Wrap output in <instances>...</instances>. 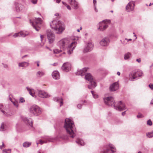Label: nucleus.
Segmentation results:
<instances>
[{
	"label": "nucleus",
	"instance_id": "obj_1",
	"mask_svg": "<svg viewBox=\"0 0 153 153\" xmlns=\"http://www.w3.org/2000/svg\"><path fill=\"white\" fill-rule=\"evenodd\" d=\"M76 44L75 42H71L69 39L65 38L60 40L58 43V45L61 49L63 50L67 48L68 53L70 54L73 53Z\"/></svg>",
	"mask_w": 153,
	"mask_h": 153
},
{
	"label": "nucleus",
	"instance_id": "obj_2",
	"mask_svg": "<svg viewBox=\"0 0 153 153\" xmlns=\"http://www.w3.org/2000/svg\"><path fill=\"white\" fill-rule=\"evenodd\" d=\"M51 27L57 34H61L64 30L65 26L64 24L60 21L54 19L50 23Z\"/></svg>",
	"mask_w": 153,
	"mask_h": 153
},
{
	"label": "nucleus",
	"instance_id": "obj_3",
	"mask_svg": "<svg viewBox=\"0 0 153 153\" xmlns=\"http://www.w3.org/2000/svg\"><path fill=\"white\" fill-rule=\"evenodd\" d=\"M64 127L69 137L73 138L75 136L74 125L73 122L70 119H65Z\"/></svg>",
	"mask_w": 153,
	"mask_h": 153
},
{
	"label": "nucleus",
	"instance_id": "obj_4",
	"mask_svg": "<svg viewBox=\"0 0 153 153\" xmlns=\"http://www.w3.org/2000/svg\"><path fill=\"white\" fill-rule=\"evenodd\" d=\"M30 23H32V25L33 27L37 31H39L40 29V26L42 23V21L41 18H35L33 19V21H32L30 20Z\"/></svg>",
	"mask_w": 153,
	"mask_h": 153
},
{
	"label": "nucleus",
	"instance_id": "obj_5",
	"mask_svg": "<svg viewBox=\"0 0 153 153\" xmlns=\"http://www.w3.org/2000/svg\"><path fill=\"white\" fill-rule=\"evenodd\" d=\"M30 112L36 116H38L42 112V109L38 106L34 105L29 109Z\"/></svg>",
	"mask_w": 153,
	"mask_h": 153
},
{
	"label": "nucleus",
	"instance_id": "obj_6",
	"mask_svg": "<svg viewBox=\"0 0 153 153\" xmlns=\"http://www.w3.org/2000/svg\"><path fill=\"white\" fill-rule=\"evenodd\" d=\"M106 22L108 23H110V21L109 20H104L98 24L97 25V26L98 27V30L100 31H103L105 30L108 27Z\"/></svg>",
	"mask_w": 153,
	"mask_h": 153
},
{
	"label": "nucleus",
	"instance_id": "obj_7",
	"mask_svg": "<svg viewBox=\"0 0 153 153\" xmlns=\"http://www.w3.org/2000/svg\"><path fill=\"white\" fill-rule=\"evenodd\" d=\"M105 104L109 106L114 107L115 105V100L112 97H105L103 99Z\"/></svg>",
	"mask_w": 153,
	"mask_h": 153
},
{
	"label": "nucleus",
	"instance_id": "obj_8",
	"mask_svg": "<svg viewBox=\"0 0 153 153\" xmlns=\"http://www.w3.org/2000/svg\"><path fill=\"white\" fill-rule=\"evenodd\" d=\"M114 107L116 110L120 111L126 109L124 103L121 101L115 102Z\"/></svg>",
	"mask_w": 153,
	"mask_h": 153
},
{
	"label": "nucleus",
	"instance_id": "obj_9",
	"mask_svg": "<svg viewBox=\"0 0 153 153\" xmlns=\"http://www.w3.org/2000/svg\"><path fill=\"white\" fill-rule=\"evenodd\" d=\"M47 34L49 43H53L55 39L54 34L50 30H48L47 31Z\"/></svg>",
	"mask_w": 153,
	"mask_h": 153
},
{
	"label": "nucleus",
	"instance_id": "obj_10",
	"mask_svg": "<svg viewBox=\"0 0 153 153\" xmlns=\"http://www.w3.org/2000/svg\"><path fill=\"white\" fill-rule=\"evenodd\" d=\"M106 150H104L103 153H112L116 152L115 147L113 146L112 145L110 144L107 146L106 147Z\"/></svg>",
	"mask_w": 153,
	"mask_h": 153
},
{
	"label": "nucleus",
	"instance_id": "obj_11",
	"mask_svg": "<svg viewBox=\"0 0 153 153\" xmlns=\"http://www.w3.org/2000/svg\"><path fill=\"white\" fill-rule=\"evenodd\" d=\"M15 10L17 12H23L25 10L24 6L19 3H16L15 5Z\"/></svg>",
	"mask_w": 153,
	"mask_h": 153
},
{
	"label": "nucleus",
	"instance_id": "obj_12",
	"mask_svg": "<svg viewBox=\"0 0 153 153\" xmlns=\"http://www.w3.org/2000/svg\"><path fill=\"white\" fill-rule=\"evenodd\" d=\"M93 47V45L92 43L90 42L88 43L87 45L85 48L83 52L84 53L87 52L91 51Z\"/></svg>",
	"mask_w": 153,
	"mask_h": 153
},
{
	"label": "nucleus",
	"instance_id": "obj_13",
	"mask_svg": "<svg viewBox=\"0 0 153 153\" xmlns=\"http://www.w3.org/2000/svg\"><path fill=\"white\" fill-rule=\"evenodd\" d=\"M71 69V64L68 63H64L62 67V69L66 72L69 71Z\"/></svg>",
	"mask_w": 153,
	"mask_h": 153
},
{
	"label": "nucleus",
	"instance_id": "obj_14",
	"mask_svg": "<svg viewBox=\"0 0 153 153\" xmlns=\"http://www.w3.org/2000/svg\"><path fill=\"white\" fill-rule=\"evenodd\" d=\"M134 2L132 1L129 3L126 7V10L127 11H130L134 9Z\"/></svg>",
	"mask_w": 153,
	"mask_h": 153
},
{
	"label": "nucleus",
	"instance_id": "obj_15",
	"mask_svg": "<svg viewBox=\"0 0 153 153\" xmlns=\"http://www.w3.org/2000/svg\"><path fill=\"white\" fill-rule=\"evenodd\" d=\"M68 2L74 9H76L78 8V4L76 0H68Z\"/></svg>",
	"mask_w": 153,
	"mask_h": 153
},
{
	"label": "nucleus",
	"instance_id": "obj_16",
	"mask_svg": "<svg viewBox=\"0 0 153 153\" xmlns=\"http://www.w3.org/2000/svg\"><path fill=\"white\" fill-rule=\"evenodd\" d=\"M109 41L108 38H105L102 39L100 42V45L102 46H107L109 43Z\"/></svg>",
	"mask_w": 153,
	"mask_h": 153
},
{
	"label": "nucleus",
	"instance_id": "obj_17",
	"mask_svg": "<svg viewBox=\"0 0 153 153\" xmlns=\"http://www.w3.org/2000/svg\"><path fill=\"white\" fill-rule=\"evenodd\" d=\"M119 84L117 82H115L112 84L110 87L111 91H115L119 88Z\"/></svg>",
	"mask_w": 153,
	"mask_h": 153
},
{
	"label": "nucleus",
	"instance_id": "obj_18",
	"mask_svg": "<svg viewBox=\"0 0 153 153\" xmlns=\"http://www.w3.org/2000/svg\"><path fill=\"white\" fill-rule=\"evenodd\" d=\"M137 73V71H134L131 73L129 75V80L131 81H133L134 79L137 78L136 74Z\"/></svg>",
	"mask_w": 153,
	"mask_h": 153
},
{
	"label": "nucleus",
	"instance_id": "obj_19",
	"mask_svg": "<svg viewBox=\"0 0 153 153\" xmlns=\"http://www.w3.org/2000/svg\"><path fill=\"white\" fill-rule=\"evenodd\" d=\"M28 33H26L24 32L21 31L18 33H15L13 36L14 37H25L28 35Z\"/></svg>",
	"mask_w": 153,
	"mask_h": 153
},
{
	"label": "nucleus",
	"instance_id": "obj_20",
	"mask_svg": "<svg viewBox=\"0 0 153 153\" xmlns=\"http://www.w3.org/2000/svg\"><path fill=\"white\" fill-rule=\"evenodd\" d=\"M23 120L27 126L31 127H32L33 122L31 119H28L26 117H24Z\"/></svg>",
	"mask_w": 153,
	"mask_h": 153
},
{
	"label": "nucleus",
	"instance_id": "obj_21",
	"mask_svg": "<svg viewBox=\"0 0 153 153\" xmlns=\"http://www.w3.org/2000/svg\"><path fill=\"white\" fill-rule=\"evenodd\" d=\"M88 69V68H85L82 70L78 71L76 72V75L83 76L86 74V72Z\"/></svg>",
	"mask_w": 153,
	"mask_h": 153
},
{
	"label": "nucleus",
	"instance_id": "obj_22",
	"mask_svg": "<svg viewBox=\"0 0 153 153\" xmlns=\"http://www.w3.org/2000/svg\"><path fill=\"white\" fill-rule=\"evenodd\" d=\"M52 76L55 79H58L60 78V75L59 72L55 71L53 72L52 74Z\"/></svg>",
	"mask_w": 153,
	"mask_h": 153
},
{
	"label": "nucleus",
	"instance_id": "obj_23",
	"mask_svg": "<svg viewBox=\"0 0 153 153\" xmlns=\"http://www.w3.org/2000/svg\"><path fill=\"white\" fill-rule=\"evenodd\" d=\"M38 95L39 97L42 98H47L48 97V94L42 91H38Z\"/></svg>",
	"mask_w": 153,
	"mask_h": 153
},
{
	"label": "nucleus",
	"instance_id": "obj_24",
	"mask_svg": "<svg viewBox=\"0 0 153 153\" xmlns=\"http://www.w3.org/2000/svg\"><path fill=\"white\" fill-rule=\"evenodd\" d=\"M90 81V84L88 85V88L90 89H91L93 88H95L97 86V84L94 81V79L92 80L89 81Z\"/></svg>",
	"mask_w": 153,
	"mask_h": 153
},
{
	"label": "nucleus",
	"instance_id": "obj_25",
	"mask_svg": "<svg viewBox=\"0 0 153 153\" xmlns=\"http://www.w3.org/2000/svg\"><path fill=\"white\" fill-rule=\"evenodd\" d=\"M29 63L28 62H20L18 64V65L19 67H26L28 66Z\"/></svg>",
	"mask_w": 153,
	"mask_h": 153
},
{
	"label": "nucleus",
	"instance_id": "obj_26",
	"mask_svg": "<svg viewBox=\"0 0 153 153\" xmlns=\"http://www.w3.org/2000/svg\"><path fill=\"white\" fill-rule=\"evenodd\" d=\"M45 74V72L42 70L38 71L36 74V76L39 78L43 76Z\"/></svg>",
	"mask_w": 153,
	"mask_h": 153
},
{
	"label": "nucleus",
	"instance_id": "obj_27",
	"mask_svg": "<svg viewBox=\"0 0 153 153\" xmlns=\"http://www.w3.org/2000/svg\"><path fill=\"white\" fill-rule=\"evenodd\" d=\"M85 78L86 80L89 81L92 80L93 77L90 73H87L85 74Z\"/></svg>",
	"mask_w": 153,
	"mask_h": 153
},
{
	"label": "nucleus",
	"instance_id": "obj_28",
	"mask_svg": "<svg viewBox=\"0 0 153 153\" xmlns=\"http://www.w3.org/2000/svg\"><path fill=\"white\" fill-rule=\"evenodd\" d=\"M53 100L55 101L60 103V106H61L63 104V100L62 98L56 97L53 98Z\"/></svg>",
	"mask_w": 153,
	"mask_h": 153
},
{
	"label": "nucleus",
	"instance_id": "obj_29",
	"mask_svg": "<svg viewBox=\"0 0 153 153\" xmlns=\"http://www.w3.org/2000/svg\"><path fill=\"white\" fill-rule=\"evenodd\" d=\"M51 141V140L48 137H47L45 140H39V144L42 145L43 143H46L48 141L50 142Z\"/></svg>",
	"mask_w": 153,
	"mask_h": 153
},
{
	"label": "nucleus",
	"instance_id": "obj_30",
	"mask_svg": "<svg viewBox=\"0 0 153 153\" xmlns=\"http://www.w3.org/2000/svg\"><path fill=\"white\" fill-rule=\"evenodd\" d=\"M31 144V142L26 141L23 143V146L24 147L27 148L30 146Z\"/></svg>",
	"mask_w": 153,
	"mask_h": 153
},
{
	"label": "nucleus",
	"instance_id": "obj_31",
	"mask_svg": "<svg viewBox=\"0 0 153 153\" xmlns=\"http://www.w3.org/2000/svg\"><path fill=\"white\" fill-rule=\"evenodd\" d=\"M76 142L78 144H80L81 146H83L85 145V143L83 140L80 139H78Z\"/></svg>",
	"mask_w": 153,
	"mask_h": 153
},
{
	"label": "nucleus",
	"instance_id": "obj_32",
	"mask_svg": "<svg viewBox=\"0 0 153 153\" xmlns=\"http://www.w3.org/2000/svg\"><path fill=\"white\" fill-rule=\"evenodd\" d=\"M26 89L29 92V93L30 95H31L32 97H36L35 95L34 94H33L32 91V90L28 87H26Z\"/></svg>",
	"mask_w": 153,
	"mask_h": 153
},
{
	"label": "nucleus",
	"instance_id": "obj_33",
	"mask_svg": "<svg viewBox=\"0 0 153 153\" xmlns=\"http://www.w3.org/2000/svg\"><path fill=\"white\" fill-rule=\"evenodd\" d=\"M131 54L130 53H128L124 55V59L125 60L128 59L130 57Z\"/></svg>",
	"mask_w": 153,
	"mask_h": 153
},
{
	"label": "nucleus",
	"instance_id": "obj_34",
	"mask_svg": "<svg viewBox=\"0 0 153 153\" xmlns=\"http://www.w3.org/2000/svg\"><path fill=\"white\" fill-rule=\"evenodd\" d=\"M137 73L138 74V76L140 77L141 76L143 75L142 71L141 70L137 71Z\"/></svg>",
	"mask_w": 153,
	"mask_h": 153
},
{
	"label": "nucleus",
	"instance_id": "obj_35",
	"mask_svg": "<svg viewBox=\"0 0 153 153\" xmlns=\"http://www.w3.org/2000/svg\"><path fill=\"white\" fill-rule=\"evenodd\" d=\"M146 135L149 138H151L153 137V132H150L148 133V134H147Z\"/></svg>",
	"mask_w": 153,
	"mask_h": 153
},
{
	"label": "nucleus",
	"instance_id": "obj_36",
	"mask_svg": "<svg viewBox=\"0 0 153 153\" xmlns=\"http://www.w3.org/2000/svg\"><path fill=\"white\" fill-rule=\"evenodd\" d=\"M62 51L61 50H59L58 49H55L53 50V53H60Z\"/></svg>",
	"mask_w": 153,
	"mask_h": 153
},
{
	"label": "nucleus",
	"instance_id": "obj_37",
	"mask_svg": "<svg viewBox=\"0 0 153 153\" xmlns=\"http://www.w3.org/2000/svg\"><path fill=\"white\" fill-rule=\"evenodd\" d=\"M4 123H1V126L0 128V131H3L4 130Z\"/></svg>",
	"mask_w": 153,
	"mask_h": 153
},
{
	"label": "nucleus",
	"instance_id": "obj_38",
	"mask_svg": "<svg viewBox=\"0 0 153 153\" xmlns=\"http://www.w3.org/2000/svg\"><path fill=\"white\" fill-rule=\"evenodd\" d=\"M3 107V105L2 104H0V109L1 110V111L3 113V114L4 115H6L7 114H5V112L4 111H3V110L1 109Z\"/></svg>",
	"mask_w": 153,
	"mask_h": 153
},
{
	"label": "nucleus",
	"instance_id": "obj_39",
	"mask_svg": "<svg viewBox=\"0 0 153 153\" xmlns=\"http://www.w3.org/2000/svg\"><path fill=\"white\" fill-rule=\"evenodd\" d=\"M3 152L6 153H11V150L10 149H5L3 150Z\"/></svg>",
	"mask_w": 153,
	"mask_h": 153
},
{
	"label": "nucleus",
	"instance_id": "obj_40",
	"mask_svg": "<svg viewBox=\"0 0 153 153\" xmlns=\"http://www.w3.org/2000/svg\"><path fill=\"white\" fill-rule=\"evenodd\" d=\"M147 124L148 125H149V126H152V121L150 120H149L147 121Z\"/></svg>",
	"mask_w": 153,
	"mask_h": 153
},
{
	"label": "nucleus",
	"instance_id": "obj_41",
	"mask_svg": "<svg viewBox=\"0 0 153 153\" xmlns=\"http://www.w3.org/2000/svg\"><path fill=\"white\" fill-rule=\"evenodd\" d=\"M13 105L15 106L16 107H17L18 106V104L17 102L16 101H13L12 102Z\"/></svg>",
	"mask_w": 153,
	"mask_h": 153
},
{
	"label": "nucleus",
	"instance_id": "obj_42",
	"mask_svg": "<svg viewBox=\"0 0 153 153\" xmlns=\"http://www.w3.org/2000/svg\"><path fill=\"white\" fill-rule=\"evenodd\" d=\"M94 91H91V93L93 95V97H94L95 98H96L97 97V95L96 94H95L94 93Z\"/></svg>",
	"mask_w": 153,
	"mask_h": 153
},
{
	"label": "nucleus",
	"instance_id": "obj_43",
	"mask_svg": "<svg viewBox=\"0 0 153 153\" xmlns=\"http://www.w3.org/2000/svg\"><path fill=\"white\" fill-rule=\"evenodd\" d=\"M25 101L24 99L23 98H21L19 100V102L21 103L24 102Z\"/></svg>",
	"mask_w": 153,
	"mask_h": 153
},
{
	"label": "nucleus",
	"instance_id": "obj_44",
	"mask_svg": "<svg viewBox=\"0 0 153 153\" xmlns=\"http://www.w3.org/2000/svg\"><path fill=\"white\" fill-rule=\"evenodd\" d=\"M31 2L33 4H36L37 2V0H31Z\"/></svg>",
	"mask_w": 153,
	"mask_h": 153
},
{
	"label": "nucleus",
	"instance_id": "obj_45",
	"mask_svg": "<svg viewBox=\"0 0 153 153\" xmlns=\"http://www.w3.org/2000/svg\"><path fill=\"white\" fill-rule=\"evenodd\" d=\"M2 147H5V146L4 145V142H2V145L1 146H0V149H2Z\"/></svg>",
	"mask_w": 153,
	"mask_h": 153
},
{
	"label": "nucleus",
	"instance_id": "obj_46",
	"mask_svg": "<svg viewBox=\"0 0 153 153\" xmlns=\"http://www.w3.org/2000/svg\"><path fill=\"white\" fill-rule=\"evenodd\" d=\"M149 87L152 89H153V84H150L149 85Z\"/></svg>",
	"mask_w": 153,
	"mask_h": 153
},
{
	"label": "nucleus",
	"instance_id": "obj_47",
	"mask_svg": "<svg viewBox=\"0 0 153 153\" xmlns=\"http://www.w3.org/2000/svg\"><path fill=\"white\" fill-rule=\"evenodd\" d=\"M39 61H36L34 62V63H36L37 64V67H39Z\"/></svg>",
	"mask_w": 153,
	"mask_h": 153
},
{
	"label": "nucleus",
	"instance_id": "obj_48",
	"mask_svg": "<svg viewBox=\"0 0 153 153\" xmlns=\"http://www.w3.org/2000/svg\"><path fill=\"white\" fill-rule=\"evenodd\" d=\"M2 65H3V67L5 68H7V65L6 64H4V63H2Z\"/></svg>",
	"mask_w": 153,
	"mask_h": 153
},
{
	"label": "nucleus",
	"instance_id": "obj_49",
	"mask_svg": "<svg viewBox=\"0 0 153 153\" xmlns=\"http://www.w3.org/2000/svg\"><path fill=\"white\" fill-rule=\"evenodd\" d=\"M66 6L67 7V8L69 10H71V7H70V6H69V5L67 4L66 6Z\"/></svg>",
	"mask_w": 153,
	"mask_h": 153
},
{
	"label": "nucleus",
	"instance_id": "obj_50",
	"mask_svg": "<svg viewBox=\"0 0 153 153\" xmlns=\"http://www.w3.org/2000/svg\"><path fill=\"white\" fill-rule=\"evenodd\" d=\"M82 106V105L81 104H79L77 105V107L79 109H80Z\"/></svg>",
	"mask_w": 153,
	"mask_h": 153
},
{
	"label": "nucleus",
	"instance_id": "obj_51",
	"mask_svg": "<svg viewBox=\"0 0 153 153\" xmlns=\"http://www.w3.org/2000/svg\"><path fill=\"white\" fill-rule=\"evenodd\" d=\"M94 8L95 11L96 12H98V10L96 8V6H94Z\"/></svg>",
	"mask_w": 153,
	"mask_h": 153
},
{
	"label": "nucleus",
	"instance_id": "obj_52",
	"mask_svg": "<svg viewBox=\"0 0 153 153\" xmlns=\"http://www.w3.org/2000/svg\"><path fill=\"white\" fill-rule=\"evenodd\" d=\"M94 6H96L97 1L96 0H94L93 1Z\"/></svg>",
	"mask_w": 153,
	"mask_h": 153
},
{
	"label": "nucleus",
	"instance_id": "obj_53",
	"mask_svg": "<svg viewBox=\"0 0 153 153\" xmlns=\"http://www.w3.org/2000/svg\"><path fill=\"white\" fill-rule=\"evenodd\" d=\"M41 41H42L43 38L44 37V36L43 35H41L40 36Z\"/></svg>",
	"mask_w": 153,
	"mask_h": 153
},
{
	"label": "nucleus",
	"instance_id": "obj_54",
	"mask_svg": "<svg viewBox=\"0 0 153 153\" xmlns=\"http://www.w3.org/2000/svg\"><path fill=\"white\" fill-rule=\"evenodd\" d=\"M136 61L138 62H141V59H136Z\"/></svg>",
	"mask_w": 153,
	"mask_h": 153
},
{
	"label": "nucleus",
	"instance_id": "obj_55",
	"mask_svg": "<svg viewBox=\"0 0 153 153\" xmlns=\"http://www.w3.org/2000/svg\"><path fill=\"white\" fill-rule=\"evenodd\" d=\"M137 117L138 118H141L142 117L141 115H137Z\"/></svg>",
	"mask_w": 153,
	"mask_h": 153
},
{
	"label": "nucleus",
	"instance_id": "obj_56",
	"mask_svg": "<svg viewBox=\"0 0 153 153\" xmlns=\"http://www.w3.org/2000/svg\"><path fill=\"white\" fill-rule=\"evenodd\" d=\"M59 14L58 13H56V14H55V16H59Z\"/></svg>",
	"mask_w": 153,
	"mask_h": 153
},
{
	"label": "nucleus",
	"instance_id": "obj_57",
	"mask_svg": "<svg viewBox=\"0 0 153 153\" xmlns=\"http://www.w3.org/2000/svg\"><path fill=\"white\" fill-rule=\"evenodd\" d=\"M122 114V115L124 116L126 114V111L123 112Z\"/></svg>",
	"mask_w": 153,
	"mask_h": 153
},
{
	"label": "nucleus",
	"instance_id": "obj_58",
	"mask_svg": "<svg viewBox=\"0 0 153 153\" xmlns=\"http://www.w3.org/2000/svg\"><path fill=\"white\" fill-rule=\"evenodd\" d=\"M62 3L65 6H66L67 4H66V3L65 2H64V1H62Z\"/></svg>",
	"mask_w": 153,
	"mask_h": 153
},
{
	"label": "nucleus",
	"instance_id": "obj_59",
	"mask_svg": "<svg viewBox=\"0 0 153 153\" xmlns=\"http://www.w3.org/2000/svg\"><path fill=\"white\" fill-rule=\"evenodd\" d=\"M56 2L59 3L60 2L61 0H56Z\"/></svg>",
	"mask_w": 153,
	"mask_h": 153
},
{
	"label": "nucleus",
	"instance_id": "obj_60",
	"mask_svg": "<svg viewBox=\"0 0 153 153\" xmlns=\"http://www.w3.org/2000/svg\"><path fill=\"white\" fill-rule=\"evenodd\" d=\"M150 103L151 104H153V99L152 100L151 102H150Z\"/></svg>",
	"mask_w": 153,
	"mask_h": 153
},
{
	"label": "nucleus",
	"instance_id": "obj_61",
	"mask_svg": "<svg viewBox=\"0 0 153 153\" xmlns=\"http://www.w3.org/2000/svg\"><path fill=\"white\" fill-rule=\"evenodd\" d=\"M117 74L118 75V76H120V72H117Z\"/></svg>",
	"mask_w": 153,
	"mask_h": 153
},
{
	"label": "nucleus",
	"instance_id": "obj_62",
	"mask_svg": "<svg viewBox=\"0 0 153 153\" xmlns=\"http://www.w3.org/2000/svg\"><path fill=\"white\" fill-rule=\"evenodd\" d=\"M125 39L127 40L128 42L129 41H131L132 40L131 39Z\"/></svg>",
	"mask_w": 153,
	"mask_h": 153
},
{
	"label": "nucleus",
	"instance_id": "obj_63",
	"mask_svg": "<svg viewBox=\"0 0 153 153\" xmlns=\"http://www.w3.org/2000/svg\"><path fill=\"white\" fill-rule=\"evenodd\" d=\"M9 100H10L12 102H13V101L12 100V99L11 97L9 98Z\"/></svg>",
	"mask_w": 153,
	"mask_h": 153
},
{
	"label": "nucleus",
	"instance_id": "obj_64",
	"mask_svg": "<svg viewBox=\"0 0 153 153\" xmlns=\"http://www.w3.org/2000/svg\"><path fill=\"white\" fill-rule=\"evenodd\" d=\"M153 4V3H150L149 5V6H151Z\"/></svg>",
	"mask_w": 153,
	"mask_h": 153
}]
</instances>
